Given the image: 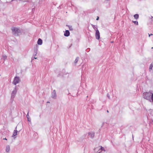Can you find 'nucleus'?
<instances>
[{"mask_svg":"<svg viewBox=\"0 0 153 153\" xmlns=\"http://www.w3.org/2000/svg\"><path fill=\"white\" fill-rule=\"evenodd\" d=\"M47 103H49V102H47Z\"/></svg>","mask_w":153,"mask_h":153,"instance_id":"obj_36","label":"nucleus"},{"mask_svg":"<svg viewBox=\"0 0 153 153\" xmlns=\"http://www.w3.org/2000/svg\"><path fill=\"white\" fill-rule=\"evenodd\" d=\"M67 26H68L69 27V29L70 30H73V29L71 26H70L68 25H67Z\"/></svg>","mask_w":153,"mask_h":153,"instance_id":"obj_17","label":"nucleus"},{"mask_svg":"<svg viewBox=\"0 0 153 153\" xmlns=\"http://www.w3.org/2000/svg\"><path fill=\"white\" fill-rule=\"evenodd\" d=\"M149 34V37H150V36H152V35H153V34Z\"/></svg>","mask_w":153,"mask_h":153,"instance_id":"obj_25","label":"nucleus"},{"mask_svg":"<svg viewBox=\"0 0 153 153\" xmlns=\"http://www.w3.org/2000/svg\"><path fill=\"white\" fill-rule=\"evenodd\" d=\"M88 135L89 136L91 137V138H93L94 136V133L93 134H91V133H88Z\"/></svg>","mask_w":153,"mask_h":153,"instance_id":"obj_13","label":"nucleus"},{"mask_svg":"<svg viewBox=\"0 0 153 153\" xmlns=\"http://www.w3.org/2000/svg\"><path fill=\"white\" fill-rule=\"evenodd\" d=\"M3 140H7V139H6V138H4Z\"/></svg>","mask_w":153,"mask_h":153,"instance_id":"obj_28","label":"nucleus"},{"mask_svg":"<svg viewBox=\"0 0 153 153\" xmlns=\"http://www.w3.org/2000/svg\"><path fill=\"white\" fill-rule=\"evenodd\" d=\"M90 49H89V48H88V49H87L86 50V51L87 52H88V51H89Z\"/></svg>","mask_w":153,"mask_h":153,"instance_id":"obj_22","label":"nucleus"},{"mask_svg":"<svg viewBox=\"0 0 153 153\" xmlns=\"http://www.w3.org/2000/svg\"><path fill=\"white\" fill-rule=\"evenodd\" d=\"M134 16L135 19H138L139 16L138 14H135L134 15Z\"/></svg>","mask_w":153,"mask_h":153,"instance_id":"obj_14","label":"nucleus"},{"mask_svg":"<svg viewBox=\"0 0 153 153\" xmlns=\"http://www.w3.org/2000/svg\"><path fill=\"white\" fill-rule=\"evenodd\" d=\"M153 67V65L151 64L150 65L149 68V71H150V70H151L152 69V68Z\"/></svg>","mask_w":153,"mask_h":153,"instance_id":"obj_18","label":"nucleus"},{"mask_svg":"<svg viewBox=\"0 0 153 153\" xmlns=\"http://www.w3.org/2000/svg\"><path fill=\"white\" fill-rule=\"evenodd\" d=\"M107 112H108V110H107Z\"/></svg>","mask_w":153,"mask_h":153,"instance_id":"obj_33","label":"nucleus"},{"mask_svg":"<svg viewBox=\"0 0 153 153\" xmlns=\"http://www.w3.org/2000/svg\"><path fill=\"white\" fill-rule=\"evenodd\" d=\"M105 0L106 1H110V0Z\"/></svg>","mask_w":153,"mask_h":153,"instance_id":"obj_32","label":"nucleus"},{"mask_svg":"<svg viewBox=\"0 0 153 153\" xmlns=\"http://www.w3.org/2000/svg\"><path fill=\"white\" fill-rule=\"evenodd\" d=\"M133 23H134L136 25H138V23L137 21H132Z\"/></svg>","mask_w":153,"mask_h":153,"instance_id":"obj_20","label":"nucleus"},{"mask_svg":"<svg viewBox=\"0 0 153 153\" xmlns=\"http://www.w3.org/2000/svg\"><path fill=\"white\" fill-rule=\"evenodd\" d=\"M100 38V33L99 31L96 28V39H99Z\"/></svg>","mask_w":153,"mask_h":153,"instance_id":"obj_6","label":"nucleus"},{"mask_svg":"<svg viewBox=\"0 0 153 153\" xmlns=\"http://www.w3.org/2000/svg\"><path fill=\"white\" fill-rule=\"evenodd\" d=\"M107 97L108 98V99H110V97L109 94H107Z\"/></svg>","mask_w":153,"mask_h":153,"instance_id":"obj_21","label":"nucleus"},{"mask_svg":"<svg viewBox=\"0 0 153 153\" xmlns=\"http://www.w3.org/2000/svg\"><path fill=\"white\" fill-rule=\"evenodd\" d=\"M96 150H97V149H98V148L97 147V148H96Z\"/></svg>","mask_w":153,"mask_h":153,"instance_id":"obj_31","label":"nucleus"},{"mask_svg":"<svg viewBox=\"0 0 153 153\" xmlns=\"http://www.w3.org/2000/svg\"><path fill=\"white\" fill-rule=\"evenodd\" d=\"M143 98L153 103V93L144 92L143 94Z\"/></svg>","mask_w":153,"mask_h":153,"instance_id":"obj_1","label":"nucleus"},{"mask_svg":"<svg viewBox=\"0 0 153 153\" xmlns=\"http://www.w3.org/2000/svg\"><path fill=\"white\" fill-rule=\"evenodd\" d=\"M42 43V40L40 38L38 39L37 41V44L39 45H41Z\"/></svg>","mask_w":153,"mask_h":153,"instance_id":"obj_11","label":"nucleus"},{"mask_svg":"<svg viewBox=\"0 0 153 153\" xmlns=\"http://www.w3.org/2000/svg\"><path fill=\"white\" fill-rule=\"evenodd\" d=\"M16 137H14V139H15V138H16Z\"/></svg>","mask_w":153,"mask_h":153,"instance_id":"obj_35","label":"nucleus"},{"mask_svg":"<svg viewBox=\"0 0 153 153\" xmlns=\"http://www.w3.org/2000/svg\"><path fill=\"white\" fill-rule=\"evenodd\" d=\"M16 128L17 127H16V130H15L14 131V132H13V134L12 135V137H14V136H15L16 135H17V131L16 130Z\"/></svg>","mask_w":153,"mask_h":153,"instance_id":"obj_8","label":"nucleus"},{"mask_svg":"<svg viewBox=\"0 0 153 153\" xmlns=\"http://www.w3.org/2000/svg\"><path fill=\"white\" fill-rule=\"evenodd\" d=\"M92 25L93 28H94V29H95V25Z\"/></svg>","mask_w":153,"mask_h":153,"instance_id":"obj_24","label":"nucleus"},{"mask_svg":"<svg viewBox=\"0 0 153 153\" xmlns=\"http://www.w3.org/2000/svg\"><path fill=\"white\" fill-rule=\"evenodd\" d=\"M7 56L5 55H3L2 56V59L5 60L7 58Z\"/></svg>","mask_w":153,"mask_h":153,"instance_id":"obj_19","label":"nucleus"},{"mask_svg":"<svg viewBox=\"0 0 153 153\" xmlns=\"http://www.w3.org/2000/svg\"><path fill=\"white\" fill-rule=\"evenodd\" d=\"M33 58L34 59H36L37 58L34 57Z\"/></svg>","mask_w":153,"mask_h":153,"instance_id":"obj_29","label":"nucleus"},{"mask_svg":"<svg viewBox=\"0 0 153 153\" xmlns=\"http://www.w3.org/2000/svg\"><path fill=\"white\" fill-rule=\"evenodd\" d=\"M152 48H153V47Z\"/></svg>","mask_w":153,"mask_h":153,"instance_id":"obj_37","label":"nucleus"},{"mask_svg":"<svg viewBox=\"0 0 153 153\" xmlns=\"http://www.w3.org/2000/svg\"><path fill=\"white\" fill-rule=\"evenodd\" d=\"M38 51V49L37 48H36L34 49V55H33L34 56H35L36 55V54H37V52Z\"/></svg>","mask_w":153,"mask_h":153,"instance_id":"obj_15","label":"nucleus"},{"mask_svg":"<svg viewBox=\"0 0 153 153\" xmlns=\"http://www.w3.org/2000/svg\"><path fill=\"white\" fill-rule=\"evenodd\" d=\"M10 149V146L9 145H7L6 146V152H9Z\"/></svg>","mask_w":153,"mask_h":153,"instance_id":"obj_10","label":"nucleus"},{"mask_svg":"<svg viewBox=\"0 0 153 153\" xmlns=\"http://www.w3.org/2000/svg\"><path fill=\"white\" fill-rule=\"evenodd\" d=\"M99 151L97 152V153H100L101 152V151H105V150L104 149L103 147H102V146H100V149H99Z\"/></svg>","mask_w":153,"mask_h":153,"instance_id":"obj_9","label":"nucleus"},{"mask_svg":"<svg viewBox=\"0 0 153 153\" xmlns=\"http://www.w3.org/2000/svg\"><path fill=\"white\" fill-rule=\"evenodd\" d=\"M72 44H71V45L70 46L69 48H70L71 47V46H72Z\"/></svg>","mask_w":153,"mask_h":153,"instance_id":"obj_30","label":"nucleus"},{"mask_svg":"<svg viewBox=\"0 0 153 153\" xmlns=\"http://www.w3.org/2000/svg\"><path fill=\"white\" fill-rule=\"evenodd\" d=\"M13 34L15 36H18L21 33V30L17 28L13 27L12 28Z\"/></svg>","mask_w":153,"mask_h":153,"instance_id":"obj_2","label":"nucleus"},{"mask_svg":"<svg viewBox=\"0 0 153 153\" xmlns=\"http://www.w3.org/2000/svg\"><path fill=\"white\" fill-rule=\"evenodd\" d=\"M33 59L32 58V60H33Z\"/></svg>","mask_w":153,"mask_h":153,"instance_id":"obj_34","label":"nucleus"},{"mask_svg":"<svg viewBox=\"0 0 153 153\" xmlns=\"http://www.w3.org/2000/svg\"><path fill=\"white\" fill-rule=\"evenodd\" d=\"M153 18V17L152 16H151V19H152V21H153L152 19Z\"/></svg>","mask_w":153,"mask_h":153,"instance_id":"obj_26","label":"nucleus"},{"mask_svg":"<svg viewBox=\"0 0 153 153\" xmlns=\"http://www.w3.org/2000/svg\"><path fill=\"white\" fill-rule=\"evenodd\" d=\"M20 81L19 78V77L16 76L14 78V80L13 82V83L16 85L17 84L19 83Z\"/></svg>","mask_w":153,"mask_h":153,"instance_id":"obj_3","label":"nucleus"},{"mask_svg":"<svg viewBox=\"0 0 153 153\" xmlns=\"http://www.w3.org/2000/svg\"><path fill=\"white\" fill-rule=\"evenodd\" d=\"M29 111H28L27 113V114L26 115V117H27V120L28 121H29V122H30L31 121V119H30V118L29 117Z\"/></svg>","mask_w":153,"mask_h":153,"instance_id":"obj_12","label":"nucleus"},{"mask_svg":"<svg viewBox=\"0 0 153 153\" xmlns=\"http://www.w3.org/2000/svg\"><path fill=\"white\" fill-rule=\"evenodd\" d=\"M51 97L54 99H56V95L55 90H53L51 93Z\"/></svg>","mask_w":153,"mask_h":153,"instance_id":"obj_5","label":"nucleus"},{"mask_svg":"<svg viewBox=\"0 0 153 153\" xmlns=\"http://www.w3.org/2000/svg\"><path fill=\"white\" fill-rule=\"evenodd\" d=\"M99 19V17L98 16L97 17V18H96V20H98Z\"/></svg>","mask_w":153,"mask_h":153,"instance_id":"obj_23","label":"nucleus"},{"mask_svg":"<svg viewBox=\"0 0 153 153\" xmlns=\"http://www.w3.org/2000/svg\"><path fill=\"white\" fill-rule=\"evenodd\" d=\"M79 57H77L76 58V59H75V61H74V63L75 64H76V63H77V62H78V60H79Z\"/></svg>","mask_w":153,"mask_h":153,"instance_id":"obj_16","label":"nucleus"},{"mask_svg":"<svg viewBox=\"0 0 153 153\" xmlns=\"http://www.w3.org/2000/svg\"><path fill=\"white\" fill-rule=\"evenodd\" d=\"M70 35V32L68 30H65V32L64 33V35L65 36H68Z\"/></svg>","mask_w":153,"mask_h":153,"instance_id":"obj_7","label":"nucleus"},{"mask_svg":"<svg viewBox=\"0 0 153 153\" xmlns=\"http://www.w3.org/2000/svg\"><path fill=\"white\" fill-rule=\"evenodd\" d=\"M17 90L15 88V89L12 91L11 94V99H13L15 97L17 92Z\"/></svg>","mask_w":153,"mask_h":153,"instance_id":"obj_4","label":"nucleus"},{"mask_svg":"<svg viewBox=\"0 0 153 153\" xmlns=\"http://www.w3.org/2000/svg\"><path fill=\"white\" fill-rule=\"evenodd\" d=\"M62 71L63 72H65V70H64V69H63Z\"/></svg>","mask_w":153,"mask_h":153,"instance_id":"obj_27","label":"nucleus"}]
</instances>
